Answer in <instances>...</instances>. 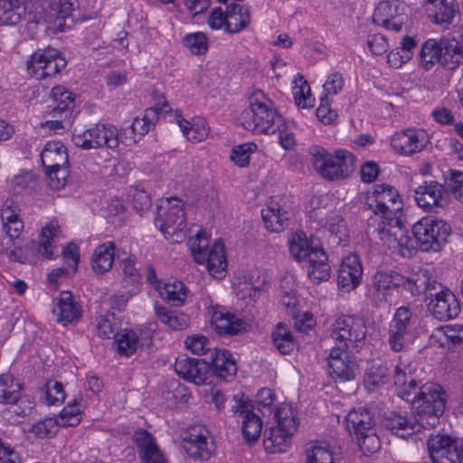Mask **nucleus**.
I'll return each mask as SVG.
<instances>
[{
    "mask_svg": "<svg viewBox=\"0 0 463 463\" xmlns=\"http://www.w3.org/2000/svg\"><path fill=\"white\" fill-rule=\"evenodd\" d=\"M405 283V277L395 271H377L372 278L368 286L366 297L373 306L381 307L385 306L389 298L398 288Z\"/></svg>",
    "mask_w": 463,
    "mask_h": 463,
    "instance_id": "nucleus-13",
    "label": "nucleus"
},
{
    "mask_svg": "<svg viewBox=\"0 0 463 463\" xmlns=\"http://www.w3.org/2000/svg\"><path fill=\"white\" fill-rule=\"evenodd\" d=\"M307 463H335L331 447L325 442L311 441L306 446Z\"/></svg>",
    "mask_w": 463,
    "mask_h": 463,
    "instance_id": "nucleus-45",
    "label": "nucleus"
},
{
    "mask_svg": "<svg viewBox=\"0 0 463 463\" xmlns=\"http://www.w3.org/2000/svg\"><path fill=\"white\" fill-rule=\"evenodd\" d=\"M257 150V145L252 142L235 146L231 153V160L240 167H245L250 163V155Z\"/></svg>",
    "mask_w": 463,
    "mask_h": 463,
    "instance_id": "nucleus-53",
    "label": "nucleus"
},
{
    "mask_svg": "<svg viewBox=\"0 0 463 463\" xmlns=\"http://www.w3.org/2000/svg\"><path fill=\"white\" fill-rule=\"evenodd\" d=\"M133 441L137 448L139 458L143 463H167L155 438L148 431L137 430L133 435Z\"/></svg>",
    "mask_w": 463,
    "mask_h": 463,
    "instance_id": "nucleus-25",
    "label": "nucleus"
},
{
    "mask_svg": "<svg viewBox=\"0 0 463 463\" xmlns=\"http://www.w3.org/2000/svg\"><path fill=\"white\" fill-rule=\"evenodd\" d=\"M366 335L364 322L354 316L338 317L332 325L331 332L323 340L326 352H329L327 361L330 373L335 379L345 382L354 378V363L348 359L347 349L358 347Z\"/></svg>",
    "mask_w": 463,
    "mask_h": 463,
    "instance_id": "nucleus-2",
    "label": "nucleus"
},
{
    "mask_svg": "<svg viewBox=\"0 0 463 463\" xmlns=\"http://www.w3.org/2000/svg\"><path fill=\"white\" fill-rule=\"evenodd\" d=\"M438 332L445 338L442 342L443 346L452 350L463 347V325L440 326Z\"/></svg>",
    "mask_w": 463,
    "mask_h": 463,
    "instance_id": "nucleus-51",
    "label": "nucleus"
},
{
    "mask_svg": "<svg viewBox=\"0 0 463 463\" xmlns=\"http://www.w3.org/2000/svg\"><path fill=\"white\" fill-rule=\"evenodd\" d=\"M411 310L407 307L396 309L392 319L389 323L388 345L392 351L403 352L407 346V338L411 335L414 326Z\"/></svg>",
    "mask_w": 463,
    "mask_h": 463,
    "instance_id": "nucleus-14",
    "label": "nucleus"
},
{
    "mask_svg": "<svg viewBox=\"0 0 463 463\" xmlns=\"http://www.w3.org/2000/svg\"><path fill=\"white\" fill-rule=\"evenodd\" d=\"M44 169L69 168L67 149L59 141L48 142L41 153Z\"/></svg>",
    "mask_w": 463,
    "mask_h": 463,
    "instance_id": "nucleus-32",
    "label": "nucleus"
},
{
    "mask_svg": "<svg viewBox=\"0 0 463 463\" xmlns=\"http://www.w3.org/2000/svg\"><path fill=\"white\" fill-rule=\"evenodd\" d=\"M441 283L439 282L428 269H422L420 272L405 278V283L402 285L413 296L424 295L425 302L433 294H437L436 290L440 288Z\"/></svg>",
    "mask_w": 463,
    "mask_h": 463,
    "instance_id": "nucleus-26",
    "label": "nucleus"
},
{
    "mask_svg": "<svg viewBox=\"0 0 463 463\" xmlns=\"http://www.w3.org/2000/svg\"><path fill=\"white\" fill-rule=\"evenodd\" d=\"M155 313L158 320L171 330H184L190 323L189 317L184 313L157 304L155 305Z\"/></svg>",
    "mask_w": 463,
    "mask_h": 463,
    "instance_id": "nucleus-40",
    "label": "nucleus"
},
{
    "mask_svg": "<svg viewBox=\"0 0 463 463\" xmlns=\"http://www.w3.org/2000/svg\"><path fill=\"white\" fill-rule=\"evenodd\" d=\"M440 64L448 70H455L463 61L462 47L456 39L440 40Z\"/></svg>",
    "mask_w": 463,
    "mask_h": 463,
    "instance_id": "nucleus-37",
    "label": "nucleus"
},
{
    "mask_svg": "<svg viewBox=\"0 0 463 463\" xmlns=\"http://www.w3.org/2000/svg\"><path fill=\"white\" fill-rule=\"evenodd\" d=\"M428 449L433 463H463V442L448 435L430 436Z\"/></svg>",
    "mask_w": 463,
    "mask_h": 463,
    "instance_id": "nucleus-15",
    "label": "nucleus"
},
{
    "mask_svg": "<svg viewBox=\"0 0 463 463\" xmlns=\"http://www.w3.org/2000/svg\"><path fill=\"white\" fill-rule=\"evenodd\" d=\"M60 423L55 418H45L32 426L31 432L40 439H46L57 433Z\"/></svg>",
    "mask_w": 463,
    "mask_h": 463,
    "instance_id": "nucleus-57",
    "label": "nucleus"
},
{
    "mask_svg": "<svg viewBox=\"0 0 463 463\" xmlns=\"http://www.w3.org/2000/svg\"><path fill=\"white\" fill-rule=\"evenodd\" d=\"M272 342L276 349L282 354H290L296 347L292 332L283 323H279L273 330Z\"/></svg>",
    "mask_w": 463,
    "mask_h": 463,
    "instance_id": "nucleus-46",
    "label": "nucleus"
},
{
    "mask_svg": "<svg viewBox=\"0 0 463 463\" xmlns=\"http://www.w3.org/2000/svg\"><path fill=\"white\" fill-rule=\"evenodd\" d=\"M316 171L329 181L347 178L354 171V156L346 150L328 153L321 146L309 148Z\"/></svg>",
    "mask_w": 463,
    "mask_h": 463,
    "instance_id": "nucleus-4",
    "label": "nucleus"
},
{
    "mask_svg": "<svg viewBox=\"0 0 463 463\" xmlns=\"http://www.w3.org/2000/svg\"><path fill=\"white\" fill-rule=\"evenodd\" d=\"M128 197L133 209L137 213H143L151 206L149 194L143 189L134 188L129 191Z\"/></svg>",
    "mask_w": 463,
    "mask_h": 463,
    "instance_id": "nucleus-62",
    "label": "nucleus"
},
{
    "mask_svg": "<svg viewBox=\"0 0 463 463\" xmlns=\"http://www.w3.org/2000/svg\"><path fill=\"white\" fill-rule=\"evenodd\" d=\"M386 428L396 436L406 439L419 431L422 426L419 424L418 419L393 414L386 419Z\"/></svg>",
    "mask_w": 463,
    "mask_h": 463,
    "instance_id": "nucleus-39",
    "label": "nucleus"
},
{
    "mask_svg": "<svg viewBox=\"0 0 463 463\" xmlns=\"http://www.w3.org/2000/svg\"><path fill=\"white\" fill-rule=\"evenodd\" d=\"M393 381L398 387V396L411 403L419 424L424 429L434 428L445 411L446 399L442 387L434 383L420 384L407 374L402 356L394 367Z\"/></svg>",
    "mask_w": 463,
    "mask_h": 463,
    "instance_id": "nucleus-1",
    "label": "nucleus"
},
{
    "mask_svg": "<svg viewBox=\"0 0 463 463\" xmlns=\"http://www.w3.org/2000/svg\"><path fill=\"white\" fill-rule=\"evenodd\" d=\"M190 250L195 262L206 263L209 273L214 278H222L227 269L224 245L221 241L213 243L209 250V240L203 232H199L189 241Z\"/></svg>",
    "mask_w": 463,
    "mask_h": 463,
    "instance_id": "nucleus-7",
    "label": "nucleus"
},
{
    "mask_svg": "<svg viewBox=\"0 0 463 463\" xmlns=\"http://www.w3.org/2000/svg\"><path fill=\"white\" fill-rule=\"evenodd\" d=\"M346 430L356 440L364 455L373 454L381 448V441L371 412L359 408L352 410L345 417Z\"/></svg>",
    "mask_w": 463,
    "mask_h": 463,
    "instance_id": "nucleus-6",
    "label": "nucleus"
},
{
    "mask_svg": "<svg viewBox=\"0 0 463 463\" xmlns=\"http://www.w3.org/2000/svg\"><path fill=\"white\" fill-rule=\"evenodd\" d=\"M2 213L4 231L11 241L18 239L24 229V223L19 217L12 212Z\"/></svg>",
    "mask_w": 463,
    "mask_h": 463,
    "instance_id": "nucleus-58",
    "label": "nucleus"
},
{
    "mask_svg": "<svg viewBox=\"0 0 463 463\" xmlns=\"http://www.w3.org/2000/svg\"><path fill=\"white\" fill-rule=\"evenodd\" d=\"M167 106V103L165 101L162 108L154 107L146 109L142 118L137 117L134 118L130 127L132 133L140 137L147 134L150 128L154 127L158 120L159 112L167 111L165 109V107Z\"/></svg>",
    "mask_w": 463,
    "mask_h": 463,
    "instance_id": "nucleus-43",
    "label": "nucleus"
},
{
    "mask_svg": "<svg viewBox=\"0 0 463 463\" xmlns=\"http://www.w3.org/2000/svg\"><path fill=\"white\" fill-rule=\"evenodd\" d=\"M208 430L201 426H191L183 435V449L194 458L208 460L213 453V445L208 443Z\"/></svg>",
    "mask_w": 463,
    "mask_h": 463,
    "instance_id": "nucleus-20",
    "label": "nucleus"
},
{
    "mask_svg": "<svg viewBox=\"0 0 463 463\" xmlns=\"http://www.w3.org/2000/svg\"><path fill=\"white\" fill-rule=\"evenodd\" d=\"M373 21L388 30L400 32L408 21L406 5L397 0L381 2L374 10Z\"/></svg>",
    "mask_w": 463,
    "mask_h": 463,
    "instance_id": "nucleus-18",
    "label": "nucleus"
},
{
    "mask_svg": "<svg viewBox=\"0 0 463 463\" xmlns=\"http://www.w3.org/2000/svg\"><path fill=\"white\" fill-rule=\"evenodd\" d=\"M205 360L209 368L212 367L213 373L226 382L230 381L237 372L235 361L227 350L213 348L210 350V356Z\"/></svg>",
    "mask_w": 463,
    "mask_h": 463,
    "instance_id": "nucleus-29",
    "label": "nucleus"
},
{
    "mask_svg": "<svg viewBox=\"0 0 463 463\" xmlns=\"http://www.w3.org/2000/svg\"><path fill=\"white\" fill-rule=\"evenodd\" d=\"M51 96L53 104L49 106V109L53 111L63 114L62 118L70 117L72 114V108L74 104L73 94L63 86H56L52 88Z\"/></svg>",
    "mask_w": 463,
    "mask_h": 463,
    "instance_id": "nucleus-44",
    "label": "nucleus"
},
{
    "mask_svg": "<svg viewBox=\"0 0 463 463\" xmlns=\"http://www.w3.org/2000/svg\"><path fill=\"white\" fill-rule=\"evenodd\" d=\"M75 0H51L46 14V22L50 28L62 32L70 28L72 23L71 14L74 10Z\"/></svg>",
    "mask_w": 463,
    "mask_h": 463,
    "instance_id": "nucleus-24",
    "label": "nucleus"
},
{
    "mask_svg": "<svg viewBox=\"0 0 463 463\" xmlns=\"http://www.w3.org/2000/svg\"><path fill=\"white\" fill-rule=\"evenodd\" d=\"M261 216L266 228L272 232H280L288 225V213L278 205L262 209Z\"/></svg>",
    "mask_w": 463,
    "mask_h": 463,
    "instance_id": "nucleus-42",
    "label": "nucleus"
},
{
    "mask_svg": "<svg viewBox=\"0 0 463 463\" xmlns=\"http://www.w3.org/2000/svg\"><path fill=\"white\" fill-rule=\"evenodd\" d=\"M310 249L304 233H296L289 241V251L298 261L306 260Z\"/></svg>",
    "mask_w": 463,
    "mask_h": 463,
    "instance_id": "nucleus-59",
    "label": "nucleus"
},
{
    "mask_svg": "<svg viewBox=\"0 0 463 463\" xmlns=\"http://www.w3.org/2000/svg\"><path fill=\"white\" fill-rule=\"evenodd\" d=\"M20 398V385L8 373L0 375V403L14 404Z\"/></svg>",
    "mask_w": 463,
    "mask_h": 463,
    "instance_id": "nucleus-49",
    "label": "nucleus"
},
{
    "mask_svg": "<svg viewBox=\"0 0 463 463\" xmlns=\"http://www.w3.org/2000/svg\"><path fill=\"white\" fill-rule=\"evenodd\" d=\"M447 185L449 193L463 203V172L452 171Z\"/></svg>",
    "mask_w": 463,
    "mask_h": 463,
    "instance_id": "nucleus-64",
    "label": "nucleus"
},
{
    "mask_svg": "<svg viewBox=\"0 0 463 463\" xmlns=\"http://www.w3.org/2000/svg\"><path fill=\"white\" fill-rule=\"evenodd\" d=\"M153 330L147 326L121 330L114 335L118 353L129 357L139 348H150L153 345Z\"/></svg>",
    "mask_w": 463,
    "mask_h": 463,
    "instance_id": "nucleus-16",
    "label": "nucleus"
},
{
    "mask_svg": "<svg viewBox=\"0 0 463 463\" xmlns=\"http://www.w3.org/2000/svg\"><path fill=\"white\" fill-rule=\"evenodd\" d=\"M390 378V367L387 363L380 358L373 359L367 363L364 383L368 390H374L384 385Z\"/></svg>",
    "mask_w": 463,
    "mask_h": 463,
    "instance_id": "nucleus-33",
    "label": "nucleus"
},
{
    "mask_svg": "<svg viewBox=\"0 0 463 463\" xmlns=\"http://www.w3.org/2000/svg\"><path fill=\"white\" fill-rule=\"evenodd\" d=\"M155 224L172 243L184 241L186 237V214L181 201L173 197L161 199Z\"/></svg>",
    "mask_w": 463,
    "mask_h": 463,
    "instance_id": "nucleus-5",
    "label": "nucleus"
},
{
    "mask_svg": "<svg viewBox=\"0 0 463 463\" xmlns=\"http://www.w3.org/2000/svg\"><path fill=\"white\" fill-rule=\"evenodd\" d=\"M362 274L363 268L358 257L356 255L346 257L338 270V287L345 291L354 289L360 284Z\"/></svg>",
    "mask_w": 463,
    "mask_h": 463,
    "instance_id": "nucleus-28",
    "label": "nucleus"
},
{
    "mask_svg": "<svg viewBox=\"0 0 463 463\" xmlns=\"http://www.w3.org/2000/svg\"><path fill=\"white\" fill-rule=\"evenodd\" d=\"M184 343L186 347L194 354L199 355L204 354L207 356L206 358L210 356V350H213V348L210 346L208 338L203 335H194L187 336Z\"/></svg>",
    "mask_w": 463,
    "mask_h": 463,
    "instance_id": "nucleus-61",
    "label": "nucleus"
},
{
    "mask_svg": "<svg viewBox=\"0 0 463 463\" xmlns=\"http://www.w3.org/2000/svg\"><path fill=\"white\" fill-rule=\"evenodd\" d=\"M250 23V13L248 6L230 4L226 8V30L236 33L246 29Z\"/></svg>",
    "mask_w": 463,
    "mask_h": 463,
    "instance_id": "nucleus-36",
    "label": "nucleus"
},
{
    "mask_svg": "<svg viewBox=\"0 0 463 463\" xmlns=\"http://www.w3.org/2000/svg\"><path fill=\"white\" fill-rule=\"evenodd\" d=\"M115 243L112 241L104 242L97 246L93 251L90 265L97 275L109 272L114 263Z\"/></svg>",
    "mask_w": 463,
    "mask_h": 463,
    "instance_id": "nucleus-35",
    "label": "nucleus"
},
{
    "mask_svg": "<svg viewBox=\"0 0 463 463\" xmlns=\"http://www.w3.org/2000/svg\"><path fill=\"white\" fill-rule=\"evenodd\" d=\"M425 12L433 24L449 29L455 23L458 5L454 0H427Z\"/></svg>",
    "mask_w": 463,
    "mask_h": 463,
    "instance_id": "nucleus-23",
    "label": "nucleus"
},
{
    "mask_svg": "<svg viewBox=\"0 0 463 463\" xmlns=\"http://www.w3.org/2000/svg\"><path fill=\"white\" fill-rule=\"evenodd\" d=\"M53 313L57 314V321L63 325L76 323L81 317L80 306L74 301L70 291L61 292Z\"/></svg>",
    "mask_w": 463,
    "mask_h": 463,
    "instance_id": "nucleus-30",
    "label": "nucleus"
},
{
    "mask_svg": "<svg viewBox=\"0 0 463 463\" xmlns=\"http://www.w3.org/2000/svg\"><path fill=\"white\" fill-rule=\"evenodd\" d=\"M45 402L48 405L61 403L65 399L62 383L55 380H48L42 388Z\"/></svg>",
    "mask_w": 463,
    "mask_h": 463,
    "instance_id": "nucleus-52",
    "label": "nucleus"
},
{
    "mask_svg": "<svg viewBox=\"0 0 463 463\" xmlns=\"http://www.w3.org/2000/svg\"><path fill=\"white\" fill-rule=\"evenodd\" d=\"M60 426H76L80 421V409L77 402L74 400L69 402L60 412L57 419Z\"/></svg>",
    "mask_w": 463,
    "mask_h": 463,
    "instance_id": "nucleus-55",
    "label": "nucleus"
},
{
    "mask_svg": "<svg viewBox=\"0 0 463 463\" xmlns=\"http://www.w3.org/2000/svg\"><path fill=\"white\" fill-rule=\"evenodd\" d=\"M440 42L434 39L427 40L421 46L419 55V64L425 70H430L436 62L440 63Z\"/></svg>",
    "mask_w": 463,
    "mask_h": 463,
    "instance_id": "nucleus-47",
    "label": "nucleus"
},
{
    "mask_svg": "<svg viewBox=\"0 0 463 463\" xmlns=\"http://www.w3.org/2000/svg\"><path fill=\"white\" fill-rule=\"evenodd\" d=\"M401 224L390 225L388 220L382 218L380 215H372L368 219L367 234L380 240L389 247L396 248L398 241V234L394 232H402Z\"/></svg>",
    "mask_w": 463,
    "mask_h": 463,
    "instance_id": "nucleus-27",
    "label": "nucleus"
},
{
    "mask_svg": "<svg viewBox=\"0 0 463 463\" xmlns=\"http://www.w3.org/2000/svg\"><path fill=\"white\" fill-rule=\"evenodd\" d=\"M282 117L272 108V102L262 91L253 93L250 106L240 116L241 126L255 134H275L280 131Z\"/></svg>",
    "mask_w": 463,
    "mask_h": 463,
    "instance_id": "nucleus-3",
    "label": "nucleus"
},
{
    "mask_svg": "<svg viewBox=\"0 0 463 463\" xmlns=\"http://www.w3.org/2000/svg\"><path fill=\"white\" fill-rule=\"evenodd\" d=\"M450 226L433 216L423 217L412 227V233L422 251H438L447 242Z\"/></svg>",
    "mask_w": 463,
    "mask_h": 463,
    "instance_id": "nucleus-10",
    "label": "nucleus"
},
{
    "mask_svg": "<svg viewBox=\"0 0 463 463\" xmlns=\"http://www.w3.org/2000/svg\"><path fill=\"white\" fill-rule=\"evenodd\" d=\"M428 143L427 133L419 128H407L396 132L392 139V149L401 155L410 156L424 149Z\"/></svg>",
    "mask_w": 463,
    "mask_h": 463,
    "instance_id": "nucleus-21",
    "label": "nucleus"
},
{
    "mask_svg": "<svg viewBox=\"0 0 463 463\" xmlns=\"http://www.w3.org/2000/svg\"><path fill=\"white\" fill-rule=\"evenodd\" d=\"M293 96L298 107L302 109H310L314 106L315 99L311 95V89L307 81L301 74H297L294 78Z\"/></svg>",
    "mask_w": 463,
    "mask_h": 463,
    "instance_id": "nucleus-48",
    "label": "nucleus"
},
{
    "mask_svg": "<svg viewBox=\"0 0 463 463\" xmlns=\"http://www.w3.org/2000/svg\"><path fill=\"white\" fill-rule=\"evenodd\" d=\"M436 293L426 302L427 309L431 316L439 321L457 317L460 313V305L453 292L441 284Z\"/></svg>",
    "mask_w": 463,
    "mask_h": 463,
    "instance_id": "nucleus-17",
    "label": "nucleus"
},
{
    "mask_svg": "<svg viewBox=\"0 0 463 463\" xmlns=\"http://www.w3.org/2000/svg\"><path fill=\"white\" fill-rule=\"evenodd\" d=\"M211 323L221 335H237L244 329L243 322L235 318L232 314L219 308L213 310Z\"/></svg>",
    "mask_w": 463,
    "mask_h": 463,
    "instance_id": "nucleus-34",
    "label": "nucleus"
},
{
    "mask_svg": "<svg viewBox=\"0 0 463 463\" xmlns=\"http://www.w3.org/2000/svg\"><path fill=\"white\" fill-rule=\"evenodd\" d=\"M73 144L82 149L109 148L118 146V131L111 124H97L80 134H73Z\"/></svg>",
    "mask_w": 463,
    "mask_h": 463,
    "instance_id": "nucleus-12",
    "label": "nucleus"
},
{
    "mask_svg": "<svg viewBox=\"0 0 463 463\" xmlns=\"http://www.w3.org/2000/svg\"><path fill=\"white\" fill-rule=\"evenodd\" d=\"M183 43L194 54H203L208 49L207 37L200 32L186 34L183 38Z\"/></svg>",
    "mask_w": 463,
    "mask_h": 463,
    "instance_id": "nucleus-60",
    "label": "nucleus"
},
{
    "mask_svg": "<svg viewBox=\"0 0 463 463\" xmlns=\"http://www.w3.org/2000/svg\"><path fill=\"white\" fill-rule=\"evenodd\" d=\"M445 195L443 184L436 181H424L414 191L418 206L427 212L439 213V209H444L448 204Z\"/></svg>",
    "mask_w": 463,
    "mask_h": 463,
    "instance_id": "nucleus-19",
    "label": "nucleus"
},
{
    "mask_svg": "<svg viewBox=\"0 0 463 463\" xmlns=\"http://www.w3.org/2000/svg\"><path fill=\"white\" fill-rule=\"evenodd\" d=\"M175 371L183 379L197 385L204 383L209 375V366L205 359L191 358L186 355L177 357Z\"/></svg>",
    "mask_w": 463,
    "mask_h": 463,
    "instance_id": "nucleus-22",
    "label": "nucleus"
},
{
    "mask_svg": "<svg viewBox=\"0 0 463 463\" xmlns=\"http://www.w3.org/2000/svg\"><path fill=\"white\" fill-rule=\"evenodd\" d=\"M24 0H0V25H14L25 14Z\"/></svg>",
    "mask_w": 463,
    "mask_h": 463,
    "instance_id": "nucleus-41",
    "label": "nucleus"
},
{
    "mask_svg": "<svg viewBox=\"0 0 463 463\" xmlns=\"http://www.w3.org/2000/svg\"><path fill=\"white\" fill-rule=\"evenodd\" d=\"M175 120L186 138L193 142L204 140L209 135V128L204 118H194L192 122L185 120L181 115Z\"/></svg>",
    "mask_w": 463,
    "mask_h": 463,
    "instance_id": "nucleus-38",
    "label": "nucleus"
},
{
    "mask_svg": "<svg viewBox=\"0 0 463 463\" xmlns=\"http://www.w3.org/2000/svg\"><path fill=\"white\" fill-rule=\"evenodd\" d=\"M305 260L308 263L307 274L313 281L320 282L329 278L330 266L323 249L311 247Z\"/></svg>",
    "mask_w": 463,
    "mask_h": 463,
    "instance_id": "nucleus-31",
    "label": "nucleus"
},
{
    "mask_svg": "<svg viewBox=\"0 0 463 463\" xmlns=\"http://www.w3.org/2000/svg\"><path fill=\"white\" fill-rule=\"evenodd\" d=\"M324 226L332 235L335 236L338 241L337 242L341 241L347 235L346 223L337 213H331L326 216Z\"/></svg>",
    "mask_w": 463,
    "mask_h": 463,
    "instance_id": "nucleus-56",
    "label": "nucleus"
},
{
    "mask_svg": "<svg viewBox=\"0 0 463 463\" xmlns=\"http://www.w3.org/2000/svg\"><path fill=\"white\" fill-rule=\"evenodd\" d=\"M164 298L171 306L181 307L187 298V291L182 282L167 284L165 288Z\"/></svg>",
    "mask_w": 463,
    "mask_h": 463,
    "instance_id": "nucleus-54",
    "label": "nucleus"
},
{
    "mask_svg": "<svg viewBox=\"0 0 463 463\" xmlns=\"http://www.w3.org/2000/svg\"><path fill=\"white\" fill-rule=\"evenodd\" d=\"M277 426L264 431V448L269 453L283 452L288 448L291 436L297 430L293 411L288 405L279 407L275 412Z\"/></svg>",
    "mask_w": 463,
    "mask_h": 463,
    "instance_id": "nucleus-9",
    "label": "nucleus"
},
{
    "mask_svg": "<svg viewBox=\"0 0 463 463\" xmlns=\"http://www.w3.org/2000/svg\"><path fill=\"white\" fill-rule=\"evenodd\" d=\"M262 430V421L260 418L252 412L245 414L242 418L241 431L247 442H255L260 436Z\"/></svg>",
    "mask_w": 463,
    "mask_h": 463,
    "instance_id": "nucleus-50",
    "label": "nucleus"
},
{
    "mask_svg": "<svg viewBox=\"0 0 463 463\" xmlns=\"http://www.w3.org/2000/svg\"><path fill=\"white\" fill-rule=\"evenodd\" d=\"M66 64L65 58L58 50L47 47L38 49L31 55L27 62V71L36 79L45 80L60 73Z\"/></svg>",
    "mask_w": 463,
    "mask_h": 463,
    "instance_id": "nucleus-11",
    "label": "nucleus"
},
{
    "mask_svg": "<svg viewBox=\"0 0 463 463\" xmlns=\"http://www.w3.org/2000/svg\"><path fill=\"white\" fill-rule=\"evenodd\" d=\"M54 227L46 225L43 228L41 233V241L38 245V251L47 259H52L54 256L53 252V232Z\"/></svg>",
    "mask_w": 463,
    "mask_h": 463,
    "instance_id": "nucleus-63",
    "label": "nucleus"
},
{
    "mask_svg": "<svg viewBox=\"0 0 463 463\" xmlns=\"http://www.w3.org/2000/svg\"><path fill=\"white\" fill-rule=\"evenodd\" d=\"M365 204L373 212V215L385 218L390 225L402 223V202L397 190L390 184H375L372 195L367 196Z\"/></svg>",
    "mask_w": 463,
    "mask_h": 463,
    "instance_id": "nucleus-8",
    "label": "nucleus"
}]
</instances>
